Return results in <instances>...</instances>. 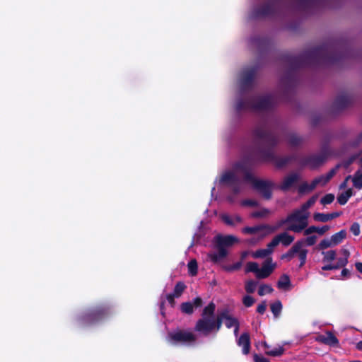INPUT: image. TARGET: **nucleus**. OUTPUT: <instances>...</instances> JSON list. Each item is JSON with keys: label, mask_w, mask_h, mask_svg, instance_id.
I'll return each mask as SVG.
<instances>
[{"label": "nucleus", "mask_w": 362, "mask_h": 362, "mask_svg": "<svg viewBox=\"0 0 362 362\" xmlns=\"http://www.w3.org/2000/svg\"><path fill=\"white\" fill-rule=\"evenodd\" d=\"M251 182L254 187L258 190L265 199H269L272 196V184L269 182L256 180L248 171L243 163L235 164L233 169L226 172L220 180V183L230 187L233 195L240 192L242 189V181Z\"/></svg>", "instance_id": "f257e3e1"}, {"label": "nucleus", "mask_w": 362, "mask_h": 362, "mask_svg": "<svg viewBox=\"0 0 362 362\" xmlns=\"http://www.w3.org/2000/svg\"><path fill=\"white\" fill-rule=\"evenodd\" d=\"M253 136L262 146L261 153L264 160L274 161L278 167H282L288 162V158H276L270 149L277 144L278 139L268 129L267 127L265 125L257 126L253 132Z\"/></svg>", "instance_id": "f03ea898"}, {"label": "nucleus", "mask_w": 362, "mask_h": 362, "mask_svg": "<svg viewBox=\"0 0 362 362\" xmlns=\"http://www.w3.org/2000/svg\"><path fill=\"white\" fill-rule=\"evenodd\" d=\"M276 103V98L272 95L257 96L247 100H240L236 104L238 111L251 110L261 112L271 109Z\"/></svg>", "instance_id": "7ed1b4c3"}, {"label": "nucleus", "mask_w": 362, "mask_h": 362, "mask_svg": "<svg viewBox=\"0 0 362 362\" xmlns=\"http://www.w3.org/2000/svg\"><path fill=\"white\" fill-rule=\"evenodd\" d=\"M215 309L216 305L214 303H210L204 308L202 318L197 322L195 326L197 332L204 336H207L214 332L216 327Z\"/></svg>", "instance_id": "20e7f679"}, {"label": "nucleus", "mask_w": 362, "mask_h": 362, "mask_svg": "<svg viewBox=\"0 0 362 362\" xmlns=\"http://www.w3.org/2000/svg\"><path fill=\"white\" fill-rule=\"evenodd\" d=\"M308 218L309 212H303L298 209L281 220V224H286L288 230L300 233L308 226Z\"/></svg>", "instance_id": "39448f33"}, {"label": "nucleus", "mask_w": 362, "mask_h": 362, "mask_svg": "<svg viewBox=\"0 0 362 362\" xmlns=\"http://www.w3.org/2000/svg\"><path fill=\"white\" fill-rule=\"evenodd\" d=\"M274 230V228L269 225L262 224L252 227H245L243 228L242 231L245 234H250L252 235V237L249 238L247 241L251 245H255L263 240L268 235L272 233Z\"/></svg>", "instance_id": "423d86ee"}, {"label": "nucleus", "mask_w": 362, "mask_h": 362, "mask_svg": "<svg viewBox=\"0 0 362 362\" xmlns=\"http://www.w3.org/2000/svg\"><path fill=\"white\" fill-rule=\"evenodd\" d=\"M196 335L190 331L177 330L168 334V341L173 345H190L195 342Z\"/></svg>", "instance_id": "0eeeda50"}, {"label": "nucleus", "mask_w": 362, "mask_h": 362, "mask_svg": "<svg viewBox=\"0 0 362 362\" xmlns=\"http://www.w3.org/2000/svg\"><path fill=\"white\" fill-rule=\"evenodd\" d=\"M255 75V69H247L243 70L240 79V84L243 90H246L251 86Z\"/></svg>", "instance_id": "6e6552de"}, {"label": "nucleus", "mask_w": 362, "mask_h": 362, "mask_svg": "<svg viewBox=\"0 0 362 362\" xmlns=\"http://www.w3.org/2000/svg\"><path fill=\"white\" fill-rule=\"evenodd\" d=\"M276 264L272 263V258H267L262 264V268L259 267L257 274L258 279H265L268 277L274 271Z\"/></svg>", "instance_id": "1a4fd4ad"}, {"label": "nucleus", "mask_w": 362, "mask_h": 362, "mask_svg": "<svg viewBox=\"0 0 362 362\" xmlns=\"http://www.w3.org/2000/svg\"><path fill=\"white\" fill-rule=\"evenodd\" d=\"M300 175L298 173H291L282 180L279 188L283 191L290 189L300 180Z\"/></svg>", "instance_id": "9d476101"}, {"label": "nucleus", "mask_w": 362, "mask_h": 362, "mask_svg": "<svg viewBox=\"0 0 362 362\" xmlns=\"http://www.w3.org/2000/svg\"><path fill=\"white\" fill-rule=\"evenodd\" d=\"M325 160L324 154L311 155L303 160L302 165L308 166L310 168H315L320 165Z\"/></svg>", "instance_id": "9b49d317"}, {"label": "nucleus", "mask_w": 362, "mask_h": 362, "mask_svg": "<svg viewBox=\"0 0 362 362\" xmlns=\"http://www.w3.org/2000/svg\"><path fill=\"white\" fill-rule=\"evenodd\" d=\"M295 238L288 234L286 232L281 233L275 236L270 242V246L276 247L280 243L284 246H288L293 243Z\"/></svg>", "instance_id": "f8f14e48"}, {"label": "nucleus", "mask_w": 362, "mask_h": 362, "mask_svg": "<svg viewBox=\"0 0 362 362\" xmlns=\"http://www.w3.org/2000/svg\"><path fill=\"white\" fill-rule=\"evenodd\" d=\"M338 168H339V165H337L334 168L330 170L325 175H320V176L315 178L313 180V182H314L315 187L325 185L332 179V177L336 174Z\"/></svg>", "instance_id": "ddd939ff"}, {"label": "nucleus", "mask_w": 362, "mask_h": 362, "mask_svg": "<svg viewBox=\"0 0 362 362\" xmlns=\"http://www.w3.org/2000/svg\"><path fill=\"white\" fill-rule=\"evenodd\" d=\"M238 239L234 235H217L216 243L218 245L226 248L238 243Z\"/></svg>", "instance_id": "4468645a"}, {"label": "nucleus", "mask_w": 362, "mask_h": 362, "mask_svg": "<svg viewBox=\"0 0 362 362\" xmlns=\"http://www.w3.org/2000/svg\"><path fill=\"white\" fill-rule=\"evenodd\" d=\"M317 340L330 346H338L339 344L338 339L331 332H327L325 335L319 336Z\"/></svg>", "instance_id": "2eb2a0df"}, {"label": "nucleus", "mask_w": 362, "mask_h": 362, "mask_svg": "<svg viewBox=\"0 0 362 362\" xmlns=\"http://www.w3.org/2000/svg\"><path fill=\"white\" fill-rule=\"evenodd\" d=\"M238 344L243 348V353L244 354H247L250 352V349L249 334L247 333L243 334L238 341Z\"/></svg>", "instance_id": "dca6fc26"}, {"label": "nucleus", "mask_w": 362, "mask_h": 362, "mask_svg": "<svg viewBox=\"0 0 362 362\" xmlns=\"http://www.w3.org/2000/svg\"><path fill=\"white\" fill-rule=\"evenodd\" d=\"M217 252H213L209 254V257L213 262H218L227 255V250L226 248L217 245Z\"/></svg>", "instance_id": "f3484780"}, {"label": "nucleus", "mask_w": 362, "mask_h": 362, "mask_svg": "<svg viewBox=\"0 0 362 362\" xmlns=\"http://www.w3.org/2000/svg\"><path fill=\"white\" fill-rule=\"evenodd\" d=\"M339 216V214L337 212L332 213V214L315 213L313 215V218L316 221L325 223V222H327L334 218H337Z\"/></svg>", "instance_id": "a211bd4d"}, {"label": "nucleus", "mask_w": 362, "mask_h": 362, "mask_svg": "<svg viewBox=\"0 0 362 362\" xmlns=\"http://www.w3.org/2000/svg\"><path fill=\"white\" fill-rule=\"evenodd\" d=\"M276 9V5L274 3H269L260 9L256 11L255 14L257 17L265 16L272 14Z\"/></svg>", "instance_id": "6ab92c4d"}, {"label": "nucleus", "mask_w": 362, "mask_h": 362, "mask_svg": "<svg viewBox=\"0 0 362 362\" xmlns=\"http://www.w3.org/2000/svg\"><path fill=\"white\" fill-rule=\"evenodd\" d=\"M274 247L270 246V243L267 245V248L260 249L252 254L254 258H265L270 255L274 250Z\"/></svg>", "instance_id": "aec40b11"}, {"label": "nucleus", "mask_w": 362, "mask_h": 362, "mask_svg": "<svg viewBox=\"0 0 362 362\" xmlns=\"http://www.w3.org/2000/svg\"><path fill=\"white\" fill-rule=\"evenodd\" d=\"M222 221L229 226H235L243 221L242 218L239 215L229 216L228 214L221 215Z\"/></svg>", "instance_id": "412c9836"}, {"label": "nucleus", "mask_w": 362, "mask_h": 362, "mask_svg": "<svg viewBox=\"0 0 362 362\" xmlns=\"http://www.w3.org/2000/svg\"><path fill=\"white\" fill-rule=\"evenodd\" d=\"M222 318L224 319V324L227 328L235 327L239 323L238 320L230 315L226 310L222 312Z\"/></svg>", "instance_id": "4be33fe9"}, {"label": "nucleus", "mask_w": 362, "mask_h": 362, "mask_svg": "<svg viewBox=\"0 0 362 362\" xmlns=\"http://www.w3.org/2000/svg\"><path fill=\"white\" fill-rule=\"evenodd\" d=\"M353 186L357 189H362V170H357L353 175H351Z\"/></svg>", "instance_id": "5701e85b"}, {"label": "nucleus", "mask_w": 362, "mask_h": 362, "mask_svg": "<svg viewBox=\"0 0 362 362\" xmlns=\"http://www.w3.org/2000/svg\"><path fill=\"white\" fill-rule=\"evenodd\" d=\"M353 189L351 188H349L346 189V191L341 192L339 194L337 197V201L341 205H344L348 202L349 199L353 196Z\"/></svg>", "instance_id": "b1692460"}, {"label": "nucleus", "mask_w": 362, "mask_h": 362, "mask_svg": "<svg viewBox=\"0 0 362 362\" xmlns=\"http://www.w3.org/2000/svg\"><path fill=\"white\" fill-rule=\"evenodd\" d=\"M346 237V231L341 230L339 232L332 235L330 238L334 246L340 244Z\"/></svg>", "instance_id": "393cba45"}, {"label": "nucleus", "mask_w": 362, "mask_h": 362, "mask_svg": "<svg viewBox=\"0 0 362 362\" xmlns=\"http://www.w3.org/2000/svg\"><path fill=\"white\" fill-rule=\"evenodd\" d=\"M300 247V245L296 243L288 251V252L282 255V259H287L288 260H291L294 257V255L297 254V252L299 250Z\"/></svg>", "instance_id": "a878e982"}, {"label": "nucleus", "mask_w": 362, "mask_h": 362, "mask_svg": "<svg viewBox=\"0 0 362 362\" xmlns=\"http://www.w3.org/2000/svg\"><path fill=\"white\" fill-rule=\"evenodd\" d=\"M317 240V237L315 235L308 236L306 238L301 239L296 242V243H299L300 247L305 248V246H312L315 244Z\"/></svg>", "instance_id": "bb28decb"}, {"label": "nucleus", "mask_w": 362, "mask_h": 362, "mask_svg": "<svg viewBox=\"0 0 362 362\" xmlns=\"http://www.w3.org/2000/svg\"><path fill=\"white\" fill-rule=\"evenodd\" d=\"M314 182L312 181L310 184L305 182H303L298 187V192L300 194H305L313 191L315 188Z\"/></svg>", "instance_id": "cd10ccee"}, {"label": "nucleus", "mask_w": 362, "mask_h": 362, "mask_svg": "<svg viewBox=\"0 0 362 362\" xmlns=\"http://www.w3.org/2000/svg\"><path fill=\"white\" fill-rule=\"evenodd\" d=\"M289 285L290 279L289 277L286 274L281 276L277 283V286L280 289H286L288 287Z\"/></svg>", "instance_id": "c85d7f7f"}, {"label": "nucleus", "mask_w": 362, "mask_h": 362, "mask_svg": "<svg viewBox=\"0 0 362 362\" xmlns=\"http://www.w3.org/2000/svg\"><path fill=\"white\" fill-rule=\"evenodd\" d=\"M282 310V304L279 300H277L271 305V310L275 317H278Z\"/></svg>", "instance_id": "c756f323"}, {"label": "nucleus", "mask_w": 362, "mask_h": 362, "mask_svg": "<svg viewBox=\"0 0 362 362\" xmlns=\"http://www.w3.org/2000/svg\"><path fill=\"white\" fill-rule=\"evenodd\" d=\"M341 253L343 255V257L338 259L337 264H339V266H341L342 267L347 264L350 253L346 249H342Z\"/></svg>", "instance_id": "7c9ffc66"}, {"label": "nucleus", "mask_w": 362, "mask_h": 362, "mask_svg": "<svg viewBox=\"0 0 362 362\" xmlns=\"http://www.w3.org/2000/svg\"><path fill=\"white\" fill-rule=\"evenodd\" d=\"M317 195H314L311 198H310L307 202L303 204L301 207L299 209L303 212H308V210L310 207H311L317 201Z\"/></svg>", "instance_id": "2f4dec72"}, {"label": "nucleus", "mask_w": 362, "mask_h": 362, "mask_svg": "<svg viewBox=\"0 0 362 362\" xmlns=\"http://www.w3.org/2000/svg\"><path fill=\"white\" fill-rule=\"evenodd\" d=\"M308 252V251L307 249L303 248L302 247H300L299 250L297 252V254L298 255V257L300 261V267H303L305 264L307 259Z\"/></svg>", "instance_id": "473e14b6"}, {"label": "nucleus", "mask_w": 362, "mask_h": 362, "mask_svg": "<svg viewBox=\"0 0 362 362\" xmlns=\"http://www.w3.org/2000/svg\"><path fill=\"white\" fill-rule=\"evenodd\" d=\"M302 141V138L296 134H290L288 138V142L293 146L299 145Z\"/></svg>", "instance_id": "72a5a7b5"}, {"label": "nucleus", "mask_w": 362, "mask_h": 362, "mask_svg": "<svg viewBox=\"0 0 362 362\" xmlns=\"http://www.w3.org/2000/svg\"><path fill=\"white\" fill-rule=\"evenodd\" d=\"M257 282L253 280H249L245 282V288L247 293H252L256 290Z\"/></svg>", "instance_id": "f704fd0d"}, {"label": "nucleus", "mask_w": 362, "mask_h": 362, "mask_svg": "<svg viewBox=\"0 0 362 362\" xmlns=\"http://www.w3.org/2000/svg\"><path fill=\"white\" fill-rule=\"evenodd\" d=\"M332 247H334V245L330 238L322 240L317 245L319 250H325Z\"/></svg>", "instance_id": "c9c22d12"}, {"label": "nucleus", "mask_w": 362, "mask_h": 362, "mask_svg": "<svg viewBox=\"0 0 362 362\" xmlns=\"http://www.w3.org/2000/svg\"><path fill=\"white\" fill-rule=\"evenodd\" d=\"M273 291H274V289L272 288V287L270 285L262 284L259 288L258 294L260 296H263L266 294L272 293Z\"/></svg>", "instance_id": "e433bc0d"}, {"label": "nucleus", "mask_w": 362, "mask_h": 362, "mask_svg": "<svg viewBox=\"0 0 362 362\" xmlns=\"http://www.w3.org/2000/svg\"><path fill=\"white\" fill-rule=\"evenodd\" d=\"M323 255L322 261L325 262H331L336 258V252L334 250H329L327 252H322Z\"/></svg>", "instance_id": "4c0bfd02"}, {"label": "nucleus", "mask_w": 362, "mask_h": 362, "mask_svg": "<svg viewBox=\"0 0 362 362\" xmlns=\"http://www.w3.org/2000/svg\"><path fill=\"white\" fill-rule=\"evenodd\" d=\"M271 213V211L267 209H262L259 211H255V212H252L251 214V217L252 218H262V217H266L267 216H268L269 214Z\"/></svg>", "instance_id": "58836bf2"}, {"label": "nucleus", "mask_w": 362, "mask_h": 362, "mask_svg": "<svg viewBox=\"0 0 362 362\" xmlns=\"http://www.w3.org/2000/svg\"><path fill=\"white\" fill-rule=\"evenodd\" d=\"M185 288V284L182 282H178L176 284L173 293L174 296H175L176 298H179L184 291Z\"/></svg>", "instance_id": "ea45409f"}, {"label": "nucleus", "mask_w": 362, "mask_h": 362, "mask_svg": "<svg viewBox=\"0 0 362 362\" xmlns=\"http://www.w3.org/2000/svg\"><path fill=\"white\" fill-rule=\"evenodd\" d=\"M266 354L272 356H281L284 353V348L281 346L274 347L271 350H267L265 351Z\"/></svg>", "instance_id": "a19ab883"}, {"label": "nucleus", "mask_w": 362, "mask_h": 362, "mask_svg": "<svg viewBox=\"0 0 362 362\" xmlns=\"http://www.w3.org/2000/svg\"><path fill=\"white\" fill-rule=\"evenodd\" d=\"M259 270V264L256 262H250L247 264L245 272H254L257 274Z\"/></svg>", "instance_id": "79ce46f5"}, {"label": "nucleus", "mask_w": 362, "mask_h": 362, "mask_svg": "<svg viewBox=\"0 0 362 362\" xmlns=\"http://www.w3.org/2000/svg\"><path fill=\"white\" fill-rule=\"evenodd\" d=\"M188 270H189V273L192 275V276H195L197 273V263L196 262L195 259H192L189 263H188Z\"/></svg>", "instance_id": "37998d69"}, {"label": "nucleus", "mask_w": 362, "mask_h": 362, "mask_svg": "<svg viewBox=\"0 0 362 362\" xmlns=\"http://www.w3.org/2000/svg\"><path fill=\"white\" fill-rule=\"evenodd\" d=\"M103 311L101 310H97L89 313L86 317L87 321L90 322L95 321L98 317L103 313Z\"/></svg>", "instance_id": "c03bdc74"}, {"label": "nucleus", "mask_w": 362, "mask_h": 362, "mask_svg": "<svg viewBox=\"0 0 362 362\" xmlns=\"http://www.w3.org/2000/svg\"><path fill=\"white\" fill-rule=\"evenodd\" d=\"M181 310L186 314H192L193 313V305L192 303L186 302L181 305Z\"/></svg>", "instance_id": "a18cd8bd"}, {"label": "nucleus", "mask_w": 362, "mask_h": 362, "mask_svg": "<svg viewBox=\"0 0 362 362\" xmlns=\"http://www.w3.org/2000/svg\"><path fill=\"white\" fill-rule=\"evenodd\" d=\"M334 199V195L333 194H327L325 197H323L320 203L323 205H327L331 204Z\"/></svg>", "instance_id": "49530a36"}, {"label": "nucleus", "mask_w": 362, "mask_h": 362, "mask_svg": "<svg viewBox=\"0 0 362 362\" xmlns=\"http://www.w3.org/2000/svg\"><path fill=\"white\" fill-rule=\"evenodd\" d=\"M242 267V262H238L233 264L226 266L224 267L225 270L228 272H233L235 270H238Z\"/></svg>", "instance_id": "de8ad7c7"}, {"label": "nucleus", "mask_w": 362, "mask_h": 362, "mask_svg": "<svg viewBox=\"0 0 362 362\" xmlns=\"http://www.w3.org/2000/svg\"><path fill=\"white\" fill-rule=\"evenodd\" d=\"M350 101L349 97L347 95H341L337 98V103L340 106H345Z\"/></svg>", "instance_id": "09e8293b"}, {"label": "nucleus", "mask_w": 362, "mask_h": 362, "mask_svg": "<svg viewBox=\"0 0 362 362\" xmlns=\"http://www.w3.org/2000/svg\"><path fill=\"white\" fill-rule=\"evenodd\" d=\"M295 1L300 6L306 7V6H308L315 3L318 0H295Z\"/></svg>", "instance_id": "8fccbe9b"}, {"label": "nucleus", "mask_w": 362, "mask_h": 362, "mask_svg": "<svg viewBox=\"0 0 362 362\" xmlns=\"http://www.w3.org/2000/svg\"><path fill=\"white\" fill-rule=\"evenodd\" d=\"M243 303L246 307H250L255 303V300L250 296H245L243 299Z\"/></svg>", "instance_id": "3c124183"}, {"label": "nucleus", "mask_w": 362, "mask_h": 362, "mask_svg": "<svg viewBox=\"0 0 362 362\" xmlns=\"http://www.w3.org/2000/svg\"><path fill=\"white\" fill-rule=\"evenodd\" d=\"M223 322L224 323V319L222 318V313H221L218 315L217 319H216V327L214 329L215 332H217L220 329Z\"/></svg>", "instance_id": "603ef678"}, {"label": "nucleus", "mask_w": 362, "mask_h": 362, "mask_svg": "<svg viewBox=\"0 0 362 362\" xmlns=\"http://www.w3.org/2000/svg\"><path fill=\"white\" fill-rule=\"evenodd\" d=\"M350 230L354 235H358L361 232L360 225L358 223H354L350 228Z\"/></svg>", "instance_id": "864d4df0"}, {"label": "nucleus", "mask_w": 362, "mask_h": 362, "mask_svg": "<svg viewBox=\"0 0 362 362\" xmlns=\"http://www.w3.org/2000/svg\"><path fill=\"white\" fill-rule=\"evenodd\" d=\"M303 231L305 235H308L313 233H317V227L313 226L308 228L306 227Z\"/></svg>", "instance_id": "5fc2aeb1"}, {"label": "nucleus", "mask_w": 362, "mask_h": 362, "mask_svg": "<svg viewBox=\"0 0 362 362\" xmlns=\"http://www.w3.org/2000/svg\"><path fill=\"white\" fill-rule=\"evenodd\" d=\"M241 204L245 206H255L257 204V202L252 199H245L241 202Z\"/></svg>", "instance_id": "6e6d98bb"}, {"label": "nucleus", "mask_w": 362, "mask_h": 362, "mask_svg": "<svg viewBox=\"0 0 362 362\" xmlns=\"http://www.w3.org/2000/svg\"><path fill=\"white\" fill-rule=\"evenodd\" d=\"M330 227L329 226H324L321 228L317 227V233L320 235L325 234L327 230H329Z\"/></svg>", "instance_id": "4d7b16f0"}, {"label": "nucleus", "mask_w": 362, "mask_h": 362, "mask_svg": "<svg viewBox=\"0 0 362 362\" xmlns=\"http://www.w3.org/2000/svg\"><path fill=\"white\" fill-rule=\"evenodd\" d=\"M266 303L264 302L262 303L261 304L258 305L257 311L260 314H263L266 310Z\"/></svg>", "instance_id": "13d9d810"}, {"label": "nucleus", "mask_w": 362, "mask_h": 362, "mask_svg": "<svg viewBox=\"0 0 362 362\" xmlns=\"http://www.w3.org/2000/svg\"><path fill=\"white\" fill-rule=\"evenodd\" d=\"M254 360L255 362H269L268 359H267L266 358L262 356H258L257 354L254 356Z\"/></svg>", "instance_id": "bf43d9fd"}, {"label": "nucleus", "mask_w": 362, "mask_h": 362, "mask_svg": "<svg viewBox=\"0 0 362 362\" xmlns=\"http://www.w3.org/2000/svg\"><path fill=\"white\" fill-rule=\"evenodd\" d=\"M193 305V307H200L202 304V300L201 298L197 297L194 299L193 303H192Z\"/></svg>", "instance_id": "052dcab7"}, {"label": "nucleus", "mask_w": 362, "mask_h": 362, "mask_svg": "<svg viewBox=\"0 0 362 362\" xmlns=\"http://www.w3.org/2000/svg\"><path fill=\"white\" fill-rule=\"evenodd\" d=\"M349 180H351V175H348V176L345 178L344 181V182L340 185L339 188H340V189H345V188L347 187V182H348V181H349Z\"/></svg>", "instance_id": "680f3d73"}, {"label": "nucleus", "mask_w": 362, "mask_h": 362, "mask_svg": "<svg viewBox=\"0 0 362 362\" xmlns=\"http://www.w3.org/2000/svg\"><path fill=\"white\" fill-rule=\"evenodd\" d=\"M176 298L175 296H174L173 293H170L167 295V300L169 302V303L171 304L173 306L174 304V298Z\"/></svg>", "instance_id": "e2e57ef3"}, {"label": "nucleus", "mask_w": 362, "mask_h": 362, "mask_svg": "<svg viewBox=\"0 0 362 362\" xmlns=\"http://www.w3.org/2000/svg\"><path fill=\"white\" fill-rule=\"evenodd\" d=\"M356 269L362 274V263L361 262H356L355 264Z\"/></svg>", "instance_id": "0e129e2a"}, {"label": "nucleus", "mask_w": 362, "mask_h": 362, "mask_svg": "<svg viewBox=\"0 0 362 362\" xmlns=\"http://www.w3.org/2000/svg\"><path fill=\"white\" fill-rule=\"evenodd\" d=\"M322 270H333L334 269V267H332V264H327V265H325L322 267Z\"/></svg>", "instance_id": "69168bd1"}, {"label": "nucleus", "mask_w": 362, "mask_h": 362, "mask_svg": "<svg viewBox=\"0 0 362 362\" xmlns=\"http://www.w3.org/2000/svg\"><path fill=\"white\" fill-rule=\"evenodd\" d=\"M349 274H350V272L347 269H344L341 271V276H347L349 275Z\"/></svg>", "instance_id": "338daca9"}, {"label": "nucleus", "mask_w": 362, "mask_h": 362, "mask_svg": "<svg viewBox=\"0 0 362 362\" xmlns=\"http://www.w3.org/2000/svg\"><path fill=\"white\" fill-rule=\"evenodd\" d=\"M356 348H357L358 350L362 351V341H360L359 342H358V343L356 344Z\"/></svg>", "instance_id": "774afa93"}]
</instances>
